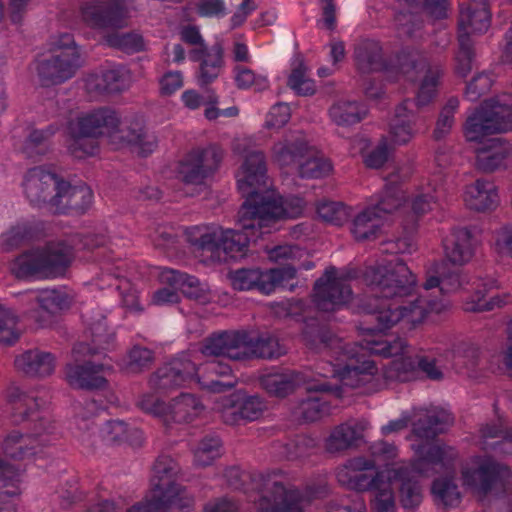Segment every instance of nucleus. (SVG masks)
<instances>
[{
	"mask_svg": "<svg viewBox=\"0 0 512 512\" xmlns=\"http://www.w3.org/2000/svg\"><path fill=\"white\" fill-rule=\"evenodd\" d=\"M363 281L373 294L363 300L361 307L377 323L373 330L384 331L397 323L411 328L421 323L427 312L439 310L435 301L423 296L407 305L397 299L408 296L416 285V277L401 259L367 266L361 271Z\"/></svg>",
	"mask_w": 512,
	"mask_h": 512,
	"instance_id": "obj_1",
	"label": "nucleus"
},
{
	"mask_svg": "<svg viewBox=\"0 0 512 512\" xmlns=\"http://www.w3.org/2000/svg\"><path fill=\"white\" fill-rule=\"evenodd\" d=\"M68 150L75 158L93 156L98 152L96 138L103 137L113 149L129 148L146 156L155 151L157 139L144 130L138 119L121 120L110 108H99L81 113L67 126Z\"/></svg>",
	"mask_w": 512,
	"mask_h": 512,
	"instance_id": "obj_2",
	"label": "nucleus"
},
{
	"mask_svg": "<svg viewBox=\"0 0 512 512\" xmlns=\"http://www.w3.org/2000/svg\"><path fill=\"white\" fill-rule=\"evenodd\" d=\"M266 172L264 153L252 150L245 157L243 176L238 179V188L246 195L238 211V222L245 229L258 227L260 234L270 233V228L281 219L300 217L306 207L301 197L291 196L282 200L272 192H261L260 187L266 186Z\"/></svg>",
	"mask_w": 512,
	"mask_h": 512,
	"instance_id": "obj_3",
	"label": "nucleus"
},
{
	"mask_svg": "<svg viewBox=\"0 0 512 512\" xmlns=\"http://www.w3.org/2000/svg\"><path fill=\"white\" fill-rule=\"evenodd\" d=\"M396 69L408 80L422 78L416 100L405 99L396 108L390 123V138L395 144H406L415 135L418 120L415 108L429 104L436 96L441 66L431 63L427 55L416 48H403L396 56Z\"/></svg>",
	"mask_w": 512,
	"mask_h": 512,
	"instance_id": "obj_4",
	"label": "nucleus"
},
{
	"mask_svg": "<svg viewBox=\"0 0 512 512\" xmlns=\"http://www.w3.org/2000/svg\"><path fill=\"white\" fill-rule=\"evenodd\" d=\"M302 339L310 350L316 353L329 351L336 363L322 362L317 366V374L325 379L338 378L344 386L358 387L360 376L376 372L374 362L360 361L361 342L346 343L338 338L327 324L310 318L305 321Z\"/></svg>",
	"mask_w": 512,
	"mask_h": 512,
	"instance_id": "obj_5",
	"label": "nucleus"
},
{
	"mask_svg": "<svg viewBox=\"0 0 512 512\" xmlns=\"http://www.w3.org/2000/svg\"><path fill=\"white\" fill-rule=\"evenodd\" d=\"M417 459L410 465H400L391 471L390 479L400 482V502L404 508H414L421 503V488L417 476L430 477L453 467L458 458L457 450L445 444L421 445L416 450Z\"/></svg>",
	"mask_w": 512,
	"mask_h": 512,
	"instance_id": "obj_6",
	"label": "nucleus"
},
{
	"mask_svg": "<svg viewBox=\"0 0 512 512\" xmlns=\"http://www.w3.org/2000/svg\"><path fill=\"white\" fill-rule=\"evenodd\" d=\"M175 476L172 459L158 458L153 466L151 489L126 512H190V492L173 479Z\"/></svg>",
	"mask_w": 512,
	"mask_h": 512,
	"instance_id": "obj_7",
	"label": "nucleus"
},
{
	"mask_svg": "<svg viewBox=\"0 0 512 512\" xmlns=\"http://www.w3.org/2000/svg\"><path fill=\"white\" fill-rule=\"evenodd\" d=\"M238 225L243 231L218 226L194 227V236L198 235L194 239V257L204 264L243 258L247 254L250 239L262 234L258 227L245 229Z\"/></svg>",
	"mask_w": 512,
	"mask_h": 512,
	"instance_id": "obj_8",
	"label": "nucleus"
},
{
	"mask_svg": "<svg viewBox=\"0 0 512 512\" xmlns=\"http://www.w3.org/2000/svg\"><path fill=\"white\" fill-rule=\"evenodd\" d=\"M72 256L69 246L50 244L44 249H33L17 257L11 271L18 278H56L64 275Z\"/></svg>",
	"mask_w": 512,
	"mask_h": 512,
	"instance_id": "obj_9",
	"label": "nucleus"
},
{
	"mask_svg": "<svg viewBox=\"0 0 512 512\" xmlns=\"http://www.w3.org/2000/svg\"><path fill=\"white\" fill-rule=\"evenodd\" d=\"M49 56L36 62V69L44 84H59L71 78L81 66V53L69 33L53 35L48 44Z\"/></svg>",
	"mask_w": 512,
	"mask_h": 512,
	"instance_id": "obj_10",
	"label": "nucleus"
},
{
	"mask_svg": "<svg viewBox=\"0 0 512 512\" xmlns=\"http://www.w3.org/2000/svg\"><path fill=\"white\" fill-rule=\"evenodd\" d=\"M511 130L512 106L505 95L485 100L468 116L464 124V135L471 142Z\"/></svg>",
	"mask_w": 512,
	"mask_h": 512,
	"instance_id": "obj_11",
	"label": "nucleus"
},
{
	"mask_svg": "<svg viewBox=\"0 0 512 512\" xmlns=\"http://www.w3.org/2000/svg\"><path fill=\"white\" fill-rule=\"evenodd\" d=\"M259 490L261 512H303L315 497L311 489L286 485L275 473L260 476Z\"/></svg>",
	"mask_w": 512,
	"mask_h": 512,
	"instance_id": "obj_12",
	"label": "nucleus"
},
{
	"mask_svg": "<svg viewBox=\"0 0 512 512\" xmlns=\"http://www.w3.org/2000/svg\"><path fill=\"white\" fill-rule=\"evenodd\" d=\"M366 352L384 358H393L385 367L384 374L388 380L407 382L417 377V359L412 358L410 347L402 338L365 339L361 342L360 357H364Z\"/></svg>",
	"mask_w": 512,
	"mask_h": 512,
	"instance_id": "obj_13",
	"label": "nucleus"
},
{
	"mask_svg": "<svg viewBox=\"0 0 512 512\" xmlns=\"http://www.w3.org/2000/svg\"><path fill=\"white\" fill-rule=\"evenodd\" d=\"M463 485L480 495L512 494V471L509 467L487 459L479 465L462 469Z\"/></svg>",
	"mask_w": 512,
	"mask_h": 512,
	"instance_id": "obj_14",
	"label": "nucleus"
},
{
	"mask_svg": "<svg viewBox=\"0 0 512 512\" xmlns=\"http://www.w3.org/2000/svg\"><path fill=\"white\" fill-rule=\"evenodd\" d=\"M296 276V269L292 265L261 271L258 268H241L230 271L228 277L234 289L239 291L257 290L263 294H270L276 287H289Z\"/></svg>",
	"mask_w": 512,
	"mask_h": 512,
	"instance_id": "obj_15",
	"label": "nucleus"
},
{
	"mask_svg": "<svg viewBox=\"0 0 512 512\" xmlns=\"http://www.w3.org/2000/svg\"><path fill=\"white\" fill-rule=\"evenodd\" d=\"M358 276L356 271L346 276H337L334 267L327 268L313 287L312 302L322 312H334L346 306L352 299L353 292L347 283Z\"/></svg>",
	"mask_w": 512,
	"mask_h": 512,
	"instance_id": "obj_16",
	"label": "nucleus"
},
{
	"mask_svg": "<svg viewBox=\"0 0 512 512\" xmlns=\"http://www.w3.org/2000/svg\"><path fill=\"white\" fill-rule=\"evenodd\" d=\"M74 435L82 441H90L92 437H98L107 444H118L132 441L138 438L141 432L122 420H110L97 428L91 417L76 415L73 420Z\"/></svg>",
	"mask_w": 512,
	"mask_h": 512,
	"instance_id": "obj_17",
	"label": "nucleus"
},
{
	"mask_svg": "<svg viewBox=\"0 0 512 512\" xmlns=\"http://www.w3.org/2000/svg\"><path fill=\"white\" fill-rule=\"evenodd\" d=\"M56 439L55 427L48 421L41 420L32 434L22 435L12 431L0 444L2 452L11 457L21 459L37 453V446H46Z\"/></svg>",
	"mask_w": 512,
	"mask_h": 512,
	"instance_id": "obj_18",
	"label": "nucleus"
},
{
	"mask_svg": "<svg viewBox=\"0 0 512 512\" xmlns=\"http://www.w3.org/2000/svg\"><path fill=\"white\" fill-rule=\"evenodd\" d=\"M194 62L198 63L197 81L200 87L214 82L224 66V48L221 41L206 42L194 26Z\"/></svg>",
	"mask_w": 512,
	"mask_h": 512,
	"instance_id": "obj_19",
	"label": "nucleus"
},
{
	"mask_svg": "<svg viewBox=\"0 0 512 512\" xmlns=\"http://www.w3.org/2000/svg\"><path fill=\"white\" fill-rule=\"evenodd\" d=\"M138 405L146 413L160 418L163 424L169 427L172 423L188 422L192 408V395L181 393L166 404L154 394L146 393L140 397Z\"/></svg>",
	"mask_w": 512,
	"mask_h": 512,
	"instance_id": "obj_20",
	"label": "nucleus"
},
{
	"mask_svg": "<svg viewBox=\"0 0 512 512\" xmlns=\"http://www.w3.org/2000/svg\"><path fill=\"white\" fill-rule=\"evenodd\" d=\"M264 389L276 397H286L297 387L305 386L307 392H335L339 393V387H333L328 381L314 383L309 376L302 372L292 371L284 374L267 375L261 380Z\"/></svg>",
	"mask_w": 512,
	"mask_h": 512,
	"instance_id": "obj_21",
	"label": "nucleus"
},
{
	"mask_svg": "<svg viewBox=\"0 0 512 512\" xmlns=\"http://www.w3.org/2000/svg\"><path fill=\"white\" fill-rule=\"evenodd\" d=\"M191 371L192 353L186 350L153 373L149 379V386L155 391L185 386L191 381Z\"/></svg>",
	"mask_w": 512,
	"mask_h": 512,
	"instance_id": "obj_22",
	"label": "nucleus"
},
{
	"mask_svg": "<svg viewBox=\"0 0 512 512\" xmlns=\"http://www.w3.org/2000/svg\"><path fill=\"white\" fill-rule=\"evenodd\" d=\"M60 181L50 168L39 166L25 173L22 188L31 204L48 205L51 210V198L57 193Z\"/></svg>",
	"mask_w": 512,
	"mask_h": 512,
	"instance_id": "obj_23",
	"label": "nucleus"
},
{
	"mask_svg": "<svg viewBox=\"0 0 512 512\" xmlns=\"http://www.w3.org/2000/svg\"><path fill=\"white\" fill-rule=\"evenodd\" d=\"M123 2L124 0H113L110 7H104L99 2L87 4L81 9V22L95 30L121 27L129 16Z\"/></svg>",
	"mask_w": 512,
	"mask_h": 512,
	"instance_id": "obj_24",
	"label": "nucleus"
},
{
	"mask_svg": "<svg viewBox=\"0 0 512 512\" xmlns=\"http://www.w3.org/2000/svg\"><path fill=\"white\" fill-rule=\"evenodd\" d=\"M93 201L92 190L85 184L71 186L60 181L57 193L51 198V211L54 213H83Z\"/></svg>",
	"mask_w": 512,
	"mask_h": 512,
	"instance_id": "obj_25",
	"label": "nucleus"
},
{
	"mask_svg": "<svg viewBox=\"0 0 512 512\" xmlns=\"http://www.w3.org/2000/svg\"><path fill=\"white\" fill-rule=\"evenodd\" d=\"M490 18L487 0H467L460 3L458 39L486 32L490 26Z\"/></svg>",
	"mask_w": 512,
	"mask_h": 512,
	"instance_id": "obj_26",
	"label": "nucleus"
},
{
	"mask_svg": "<svg viewBox=\"0 0 512 512\" xmlns=\"http://www.w3.org/2000/svg\"><path fill=\"white\" fill-rule=\"evenodd\" d=\"M113 371L111 365L86 362L83 365L69 364L66 367V379L76 388L102 390L108 385L106 376Z\"/></svg>",
	"mask_w": 512,
	"mask_h": 512,
	"instance_id": "obj_27",
	"label": "nucleus"
},
{
	"mask_svg": "<svg viewBox=\"0 0 512 512\" xmlns=\"http://www.w3.org/2000/svg\"><path fill=\"white\" fill-rule=\"evenodd\" d=\"M309 154V145L302 131L286 133L272 147V159L281 168L298 166Z\"/></svg>",
	"mask_w": 512,
	"mask_h": 512,
	"instance_id": "obj_28",
	"label": "nucleus"
},
{
	"mask_svg": "<svg viewBox=\"0 0 512 512\" xmlns=\"http://www.w3.org/2000/svg\"><path fill=\"white\" fill-rule=\"evenodd\" d=\"M242 331H223L205 338L199 347L203 356H224L231 360H242Z\"/></svg>",
	"mask_w": 512,
	"mask_h": 512,
	"instance_id": "obj_29",
	"label": "nucleus"
},
{
	"mask_svg": "<svg viewBox=\"0 0 512 512\" xmlns=\"http://www.w3.org/2000/svg\"><path fill=\"white\" fill-rule=\"evenodd\" d=\"M477 241L467 227L453 228L443 240L445 257L449 263L462 266L471 261Z\"/></svg>",
	"mask_w": 512,
	"mask_h": 512,
	"instance_id": "obj_30",
	"label": "nucleus"
},
{
	"mask_svg": "<svg viewBox=\"0 0 512 512\" xmlns=\"http://www.w3.org/2000/svg\"><path fill=\"white\" fill-rule=\"evenodd\" d=\"M30 300H35L43 315L34 316L39 327H46L51 322V315L59 310L68 308L72 301V293L65 287L42 289L28 294ZM40 314V311L37 312Z\"/></svg>",
	"mask_w": 512,
	"mask_h": 512,
	"instance_id": "obj_31",
	"label": "nucleus"
},
{
	"mask_svg": "<svg viewBox=\"0 0 512 512\" xmlns=\"http://www.w3.org/2000/svg\"><path fill=\"white\" fill-rule=\"evenodd\" d=\"M365 428V422L355 419L335 426L325 439V450L334 454L356 447L363 437Z\"/></svg>",
	"mask_w": 512,
	"mask_h": 512,
	"instance_id": "obj_32",
	"label": "nucleus"
},
{
	"mask_svg": "<svg viewBox=\"0 0 512 512\" xmlns=\"http://www.w3.org/2000/svg\"><path fill=\"white\" fill-rule=\"evenodd\" d=\"M243 348L242 360L251 359H276L286 353L275 336L263 335L253 338L249 333L242 331Z\"/></svg>",
	"mask_w": 512,
	"mask_h": 512,
	"instance_id": "obj_33",
	"label": "nucleus"
},
{
	"mask_svg": "<svg viewBox=\"0 0 512 512\" xmlns=\"http://www.w3.org/2000/svg\"><path fill=\"white\" fill-rule=\"evenodd\" d=\"M105 316L101 311L92 312L91 314H85L83 316V322L86 326L87 331L90 333L92 338V344L80 343L73 349V354L78 360L81 356L87 354H96L100 352L103 344H108L110 335L107 334L106 324L104 322Z\"/></svg>",
	"mask_w": 512,
	"mask_h": 512,
	"instance_id": "obj_34",
	"label": "nucleus"
},
{
	"mask_svg": "<svg viewBox=\"0 0 512 512\" xmlns=\"http://www.w3.org/2000/svg\"><path fill=\"white\" fill-rule=\"evenodd\" d=\"M223 158V151L217 145H209L194 153V195L196 186L207 189V182L218 169Z\"/></svg>",
	"mask_w": 512,
	"mask_h": 512,
	"instance_id": "obj_35",
	"label": "nucleus"
},
{
	"mask_svg": "<svg viewBox=\"0 0 512 512\" xmlns=\"http://www.w3.org/2000/svg\"><path fill=\"white\" fill-rule=\"evenodd\" d=\"M462 286L461 277L457 269H452L448 262L433 263L426 272L425 290L439 288L442 293L457 291Z\"/></svg>",
	"mask_w": 512,
	"mask_h": 512,
	"instance_id": "obj_36",
	"label": "nucleus"
},
{
	"mask_svg": "<svg viewBox=\"0 0 512 512\" xmlns=\"http://www.w3.org/2000/svg\"><path fill=\"white\" fill-rule=\"evenodd\" d=\"M353 56L358 71L363 74L378 72L386 68L382 46L376 40L365 39L357 43Z\"/></svg>",
	"mask_w": 512,
	"mask_h": 512,
	"instance_id": "obj_37",
	"label": "nucleus"
},
{
	"mask_svg": "<svg viewBox=\"0 0 512 512\" xmlns=\"http://www.w3.org/2000/svg\"><path fill=\"white\" fill-rule=\"evenodd\" d=\"M512 154V145L493 139L488 145L477 150L475 166L478 170L490 173L505 166L506 159Z\"/></svg>",
	"mask_w": 512,
	"mask_h": 512,
	"instance_id": "obj_38",
	"label": "nucleus"
},
{
	"mask_svg": "<svg viewBox=\"0 0 512 512\" xmlns=\"http://www.w3.org/2000/svg\"><path fill=\"white\" fill-rule=\"evenodd\" d=\"M464 201L467 207L475 211L493 209L498 203L495 185L484 179H477L466 187Z\"/></svg>",
	"mask_w": 512,
	"mask_h": 512,
	"instance_id": "obj_39",
	"label": "nucleus"
},
{
	"mask_svg": "<svg viewBox=\"0 0 512 512\" xmlns=\"http://www.w3.org/2000/svg\"><path fill=\"white\" fill-rule=\"evenodd\" d=\"M452 415L445 410H433L421 415L413 423V433L421 439H434L453 423Z\"/></svg>",
	"mask_w": 512,
	"mask_h": 512,
	"instance_id": "obj_40",
	"label": "nucleus"
},
{
	"mask_svg": "<svg viewBox=\"0 0 512 512\" xmlns=\"http://www.w3.org/2000/svg\"><path fill=\"white\" fill-rule=\"evenodd\" d=\"M18 370L30 376H47L55 368V358L49 352L26 351L15 359Z\"/></svg>",
	"mask_w": 512,
	"mask_h": 512,
	"instance_id": "obj_41",
	"label": "nucleus"
},
{
	"mask_svg": "<svg viewBox=\"0 0 512 512\" xmlns=\"http://www.w3.org/2000/svg\"><path fill=\"white\" fill-rule=\"evenodd\" d=\"M376 3L382 2L384 6L392 10H398L395 13V26L400 37L411 38L422 28L423 21L421 17L410 11H403L409 4V0H375Z\"/></svg>",
	"mask_w": 512,
	"mask_h": 512,
	"instance_id": "obj_42",
	"label": "nucleus"
},
{
	"mask_svg": "<svg viewBox=\"0 0 512 512\" xmlns=\"http://www.w3.org/2000/svg\"><path fill=\"white\" fill-rule=\"evenodd\" d=\"M263 403L257 396H250L225 407L222 411V419L228 425H238L241 421H254L263 412Z\"/></svg>",
	"mask_w": 512,
	"mask_h": 512,
	"instance_id": "obj_43",
	"label": "nucleus"
},
{
	"mask_svg": "<svg viewBox=\"0 0 512 512\" xmlns=\"http://www.w3.org/2000/svg\"><path fill=\"white\" fill-rule=\"evenodd\" d=\"M0 470L3 472V477L0 479V512H16L15 501L20 493L19 475L10 466L4 465L1 459Z\"/></svg>",
	"mask_w": 512,
	"mask_h": 512,
	"instance_id": "obj_44",
	"label": "nucleus"
},
{
	"mask_svg": "<svg viewBox=\"0 0 512 512\" xmlns=\"http://www.w3.org/2000/svg\"><path fill=\"white\" fill-rule=\"evenodd\" d=\"M219 104V97L212 89H207L203 94L194 93V109L204 107L203 114L208 121H215L219 117L234 118L239 115L237 106L220 108Z\"/></svg>",
	"mask_w": 512,
	"mask_h": 512,
	"instance_id": "obj_45",
	"label": "nucleus"
},
{
	"mask_svg": "<svg viewBox=\"0 0 512 512\" xmlns=\"http://www.w3.org/2000/svg\"><path fill=\"white\" fill-rule=\"evenodd\" d=\"M382 215L368 207L353 220L351 232L357 240H368L376 236L382 225Z\"/></svg>",
	"mask_w": 512,
	"mask_h": 512,
	"instance_id": "obj_46",
	"label": "nucleus"
},
{
	"mask_svg": "<svg viewBox=\"0 0 512 512\" xmlns=\"http://www.w3.org/2000/svg\"><path fill=\"white\" fill-rule=\"evenodd\" d=\"M366 111L357 101L339 100L329 109L331 120L338 126H350L359 123Z\"/></svg>",
	"mask_w": 512,
	"mask_h": 512,
	"instance_id": "obj_47",
	"label": "nucleus"
},
{
	"mask_svg": "<svg viewBox=\"0 0 512 512\" xmlns=\"http://www.w3.org/2000/svg\"><path fill=\"white\" fill-rule=\"evenodd\" d=\"M160 278L163 282H168L170 286L156 291L153 295V302L157 305H166L177 302L179 296L176 289L180 288L188 277H185L176 270L164 269L160 274Z\"/></svg>",
	"mask_w": 512,
	"mask_h": 512,
	"instance_id": "obj_48",
	"label": "nucleus"
},
{
	"mask_svg": "<svg viewBox=\"0 0 512 512\" xmlns=\"http://www.w3.org/2000/svg\"><path fill=\"white\" fill-rule=\"evenodd\" d=\"M328 407L319 396L309 395L297 402L292 408L294 417L306 422H314L327 413Z\"/></svg>",
	"mask_w": 512,
	"mask_h": 512,
	"instance_id": "obj_49",
	"label": "nucleus"
},
{
	"mask_svg": "<svg viewBox=\"0 0 512 512\" xmlns=\"http://www.w3.org/2000/svg\"><path fill=\"white\" fill-rule=\"evenodd\" d=\"M38 225L32 220H21L0 236L3 249H12L26 240L31 239L37 232Z\"/></svg>",
	"mask_w": 512,
	"mask_h": 512,
	"instance_id": "obj_50",
	"label": "nucleus"
},
{
	"mask_svg": "<svg viewBox=\"0 0 512 512\" xmlns=\"http://www.w3.org/2000/svg\"><path fill=\"white\" fill-rule=\"evenodd\" d=\"M375 468V460L367 459L365 457H355L337 468L336 478L339 484L351 489L358 472L374 470Z\"/></svg>",
	"mask_w": 512,
	"mask_h": 512,
	"instance_id": "obj_51",
	"label": "nucleus"
},
{
	"mask_svg": "<svg viewBox=\"0 0 512 512\" xmlns=\"http://www.w3.org/2000/svg\"><path fill=\"white\" fill-rule=\"evenodd\" d=\"M297 169L301 178L317 179L327 176L332 169V165L326 158L315 155L309 146V154L300 161Z\"/></svg>",
	"mask_w": 512,
	"mask_h": 512,
	"instance_id": "obj_52",
	"label": "nucleus"
},
{
	"mask_svg": "<svg viewBox=\"0 0 512 512\" xmlns=\"http://www.w3.org/2000/svg\"><path fill=\"white\" fill-rule=\"evenodd\" d=\"M222 454V442L217 436L204 437L194 451V467L211 465Z\"/></svg>",
	"mask_w": 512,
	"mask_h": 512,
	"instance_id": "obj_53",
	"label": "nucleus"
},
{
	"mask_svg": "<svg viewBox=\"0 0 512 512\" xmlns=\"http://www.w3.org/2000/svg\"><path fill=\"white\" fill-rule=\"evenodd\" d=\"M485 296V292L477 290L472 300L465 304V310L470 312L491 311L512 303V295L509 293L496 294L489 299H486Z\"/></svg>",
	"mask_w": 512,
	"mask_h": 512,
	"instance_id": "obj_54",
	"label": "nucleus"
},
{
	"mask_svg": "<svg viewBox=\"0 0 512 512\" xmlns=\"http://www.w3.org/2000/svg\"><path fill=\"white\" fill-rule=\"evenodd\" d=\"M153 361V352L145 347L134 346L121 361L120 368L129 374L141 372Z\"/></svg>",
	"mask_w": 512,
	"mask_h": 512,
	"instance_id": "obj_55",
	"label": "nucleus"
},
{
	"mask_svg": "<svg viewBox=\"0 0 512 512\" xmlns=\"http://www.w3.org/2000/svg\"><path fill=\"white\" fill-rule=\"evenodd\" d=\"M287 85L298 96H312L316 92L315 82L308 77L307 68L302 62L293 67Z\"/></svg>",
	"mask_w": 512,
	"mask_h": 512,
	"instance_id": "obj_56",
	"label": "nucleus"
},
{
	"mask_svg": "<svg viewBox=\"0 0 512 512\" xmlns=\"http://www.w3.org/2000/svg\"><path fill=\"white\" fill-rule=\"evenodd\" d=\"M403 198V192L400 188L391 183L385 187L376 204L371 207L384 218L402 205Z\"/></svg>",
	"mask_w": 512,
	"mask_h": 512,
	"instance_id": "obj_57",
	"label": "nucleus"
},
{
	"mask_svg": "<svg viewBox=\"0 0 512 512\" xmlns=\"http://www.w3.org/2000/svg\"><path fill=\"white\" fill-rule=\"evenodd\" d=\"M54 129L49 127L46 130H33L30 131L25 143L22 145L15 141L14 145L17 149L21 150L27 157L41 154L45 151V142L51 135L54 134Z\"/></svg>",
	"mask_w": 512,
	"mask_h": 512,
	"instance_id": "obj_58",
	"label": "nucleus"
},
{
	"mask_svg": "<svg viewBox=\"0 0 512 512\" xmlns=\"http://www.w3.org/2000/svg\"><path fill=\"white\" fill-rule=\"evenodd\" d=\"M102 71L105 76L108 93L121 92L127 89L132 82L131 73L124 66H111L102 69Z\"/></svg>",
	"mask_w": 512,
	"mask_h": 512,
	"instance_id": "obj_59",
	"label": "nucleus"
},
{
	"mask_svg": "<svg viewBox=\"0 0 512 512\" xmlns=\"http://www.w3.org/2000/svg\"><path fill=\"white\" fill-rule=\"evenodd\" d=\"M7 401L14 406L16 410H22L31 407H40L44 402L42 397L35 392L26 393L22 391L17 385L12 384L7 388L6 391Z\"/></svg>",
	"mask_w": 512,
	"mask_h": 512,
	"instance_id": "obj_60",
	"label": "nucleus"
},
{
	"mask_svg": "<svg viewBox=\"0 0 512 512\" xmlns=\"http://www.w3.org/2000/svg\"><path fill=\"white\" fill-rule=\"evenodd\" d=\"M317 214L325 222L340 226L349 218V209L341 202L323 201L317 205Z\"/></svg>",
	"mask_w": 512,
	"mask_h": 512,
	"instance_id": "obj_61",
	"label": "nucleus"
},
{
	"mask_svg": "<svg viewBox=\"0 0 512 512\" xmlns=\"http://www.w3.org/2000/svg\"><path fill=\"white\" fill-rule=\"evenodd\" d=\"M433 494L446 506H454L459 503L460 493L457 485L451 478H439L432 485Z\"/></svg>",
	"mask_w": 512,
	"mask_h": 512,
	"instance_id": "obj_62",
	"label": "nucleus"
},
{
	"mask_svg": "<svg viewBox=\"0 0 512 512\" xmlns=\"http://www.w3.org/2000/svg\"><path fill=\"white\" fill-rule=\"evenodd\" d=\"M459 106V100L455 97H451L446 102L445 106L442 108L438 121L436 123V128L434 130L435 139L439 140L446 136L453 124H454V114Z\"/></svg>",
	"mask_w": 512,
	"mask_h": 512,
	"instance_id": "obj_63",
	"label": "nucleus"
},
{
	"mask_svg": "<svg viewBox=\"0 0 512 512\" xmlns=\"http://www.w3.org/2000/svg\"><path fill=\"white\" fill-rule=\"evenodd\" d=\"M459 50L456 54L455 71L461 77H466L471 69L474 58L473 42L471 38L458 39Z\"/></svg>",
	"mask_w": 512,
	"mask_h": 512,
	"instance_id": "obj_64",
	"label": "nucleus"
}]
</instances>
